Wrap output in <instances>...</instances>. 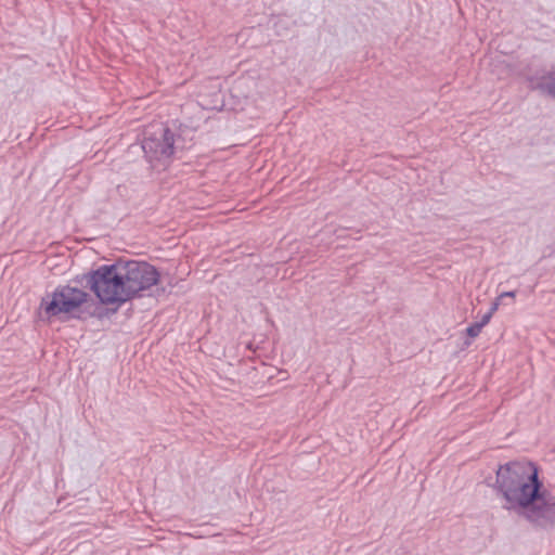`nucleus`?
<instances>
[{
    "label": "nucleus",
    "instance_id": "nucleus-1",
    "mask_svg": "<svg viewBox=\"0 0 555 555\" xmlns=\"http://www.w3.org/2000/svg\"><path fill=\"white\" fill-rule=\"evenodd\" d=\"M494 489L504 501V509L535 527L555 526V498L544 489L534 463L514 461L500 465Z\"/></svg>",
    "mask_w": 555,
    "mask_h": 555
},
{
    "label": "nucleus",
    "instance_id": "nucleus-2",
    "mask_svg": "<svg viewBox=\"0 0 555 555\" xmlns=\"http://www.w3.org/2000/svg\"><path fill=\"white\" fill-rule=\"evenodd\" d=\"M86 282L104 305H121L129 300L119 262L101 266L86 275Z\"/></svg>",
    "mask_w": 555,
    "mask_h": 555
},
{
    "label": "nucleus",
    "instance_id": "nucleus-3",
    "mask_svg": "<svg viewBox=\"0 0 555 555\" xmlns=\"http://www.w3.org/2000/svg\"><path fill=\"white\" fill-rule=\"evenodd\" d=\"M89 294L85 291L64 285L59 286L52 294H47L40 302V310L47 319L74 317L88 301Z\"/></svg>",
    "mask_w": 555,
    "mask_h": 555
},
{
    "label": "nucleus",
    "instance_id": "nucleus-4",
    "mask_svg": "<svg viewBox=\"0 0 555 555\" xmlns=\"http://www.w3.org/2000/svg\"><path fill=\"white\" fill-rule=\"evenodd\" d=\"M129 300L144 296V292L159 281L157 269L145 261H118Z\"/></svg>",
    "mask_w": 555,
    "mask_h": 555
},
{
    "label": "nucleus",
    "instance_id": "nucleus-5",
    "mask_svg": "<svg viewBox=\"0 0 555 555\" xmlns=\"http://www.w3.org/2000/svg\"><path fill=\"white\" fill-rule=\"evenodd\" d=\"M177 149L175 135L169 128L156 125L145 131L142 150L150 163L168 160Z\"/></svg>",
    "mask_w": 555,
    "mask_h": 555
},
{
    "label": "nucleus",
    "instance_id": "nucleus-6",
    "mask_svg": "<svg viewBox=\"0 0 555 555\" xmlns=\"http://www.w3.org/2000/svg\"><path fill=\"white\" fill-rule=\"evenodd\" d=\"M482 331V324L473 323L466 328V334L470 338H476Z\"/></svg>",
    "mask_w": 555,
    "mask_h": 555
},
{
    "label": "nucleus",
    "instance_id": "nucleus-7",
    "mask_svg": "<svg viewBox=\"0 0 555 555\" xmlns=\"http://www.w3.org/2000/svg\"><path fill=\"white\" fill-rule=\"evenodd\" d=\"M547 91L555 95V73H552L544 81Z\"/></svg>",
    "mask_w": 555,
    "mask_h": 555
},
{
    "label": "nucleus",
    "instance_id": "nucleus-8",
    "mask_svg": "<svg viewBox=\"0 0 555 555\" xmlns=\"http://www.w3.org/2000/svg\"><path fill=\"white\" fill-rule=\"evenodd\" d=\"M501 304H502V299H499V296H498L495 298V300L492 302L489 312H491V314H494L498 311Z\"/></svg>",
    "mask_w": 555,
    "mask_h": 555
},
{
    "label": "nucleus",
    "instance_id": "nucleus-9",
    "mask_svg": "<svg viewBox=\"0 0 555 555\" xmlns=\"http://www.w3.org/2000/svg\"><path fill=\"white\" fill-rule=\"evenodd\" d=\"M493 314H491V312H488L486 313L481 320L479 322H477L478 324H482V328L490 322L491 318H492Z\"/></svg>",
    "mask_w": 555,
    "mask_h": 555
},
{
    "label": "nucleus",
    "instance_id": "nucleus-10",
    "mask_svg": "<svg viewBox=\"0 0 555 555\" xmlns=\"http://www.w3.org/2000/svg\"><path fill=\"white\" fill-rule=\"evenodd\" d=\"M493 314H491V312H488L486 313L481 320L479 322H477L478 324H482V328L490 322L491 318H492Z\"/></svg>",
    "mask_w": 555,
    "mask_h": 555
},
{
    "label": "nucleus",
    "instance_id": "nucleus-11",
    "mask_svg": "<svg viewBox=\"0 0 555 555\" xmlns=\"http://www.w3.org/2000/svg\"><path fill=\"white\" fill-rule=\"evenodd\" d=\"M508 297V298H515L516 297V291H509V292H503L499 295V299H502Z\"/></svg>",
    "mask_w": 555,
    "mask_h": 555
}]
</instances>
